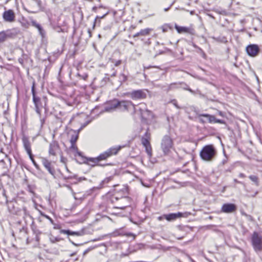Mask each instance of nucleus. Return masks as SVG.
I'll return each mask as SVG.
<instances>
[{
	"label": "nucleus",
	"instance_id": "43",
	"mask_svg": "<svg viewBox=\"0 0 262 262\" xmlns=\"http://www.w3.org/2000/svg\"><path fill=\"white\" fill-rule=\"evenodd\" d=\"M60 239H61L60 238L57 237H53L50 238V241L52 243H54L55 242H59L60 241Z\"/></svg>",
	"mask_w": 262,
	"mask_h": 262
},
{
	"label": "nucleus",
	"instance_id": "7",
	"mask_svg": "<svg viewBox=\"0 0 262 262\" xmlns=\"http://www.w3.org/2000/svg\"><path fill=\"white\" fill-rule=\"evenodd\" d=\"M31 92L33 95V101L35 105L36 112L39 116H40L41 108L43 107V105L40 98L36 95V93L35 91V82H33V84L31 87Z\"/></svg>",
	"mask_w": 262,
	"mask_h": 262
},
{
	"label": "nucleus",
	"instance_id": "32",
	"mask_svg": "<svg viewBox=\"0 0 262 262\" xmlns=\"http://www.w3.org/2000/svg\"><path fill=\"white\" fill-rule=\"evenodd\" d=\"M35 207L36 208V209H37V210H38L40 214L42 216H44L45 217L46 219H48V221H50V223L52 224H54V221L48 215L44 214L42 211H41L40 210H39L37 208V204L35 203Z\"/></svg>",
	"mask_w": 262,
	"mask_h": 262
},
{
	"label": "nucleus",
	"instance_id": "41",
	"mask_svg": "<svg viewBox=\"0 0 262 262\" xmlns=\"http://www.w3.org/2000/svg\"><path fill=\"white\" fill-rule=\"evenodd\" d=\"M107 14V13H105L102 16H97L95 18V21L94 22L93 28L95 27L96 24L97 23V20H99V21L100 19L104 18Z\"/></svg>",
	"mask_w": 262,
	"mask_h": 262
},
{
	"label": "nucleus",
	"instance_id": "19",
	"mask_svg": "<svg viewBox=\"0 0 262 262\" xmlns=\"http://www.w3.org/2000/svg\"><path fill=\"white\" fill-rule=\"evenodd\" d=\"M153 117L152 113L147 108L144 112L142 113V116H141L142 119L144 120L146 123H148L149 122L151 121L153 119Z\"/></svg>",
	"mask_w": 262,
	"mask_h": 262
},
{
	"label": "nucleus",
	"instance_id": "54",
	"mask_svg": "<svg viewBox=\"0 0 262 262\" xmlns=\"http://www.w3.org/2000/svg\"><path fill=\"white\" fill-rule=\"evenodd\" d=\"M234 182L236 183H238V184H243V183L241 181H238L237 179H234Z\"/></svg>",
	"mask_w": 262,
	"mask_h": 262
},
{
	"label": "nucleus",
	"instance_id": "40",
	"mask_svg": "<svg viewBox=\"0 0 262 262\" xmlns=\"http://www.w3.org/2000/svg\"><path fill=\"white\" fill-rule=\"evenodd\" d=\"M80 97H77L76 98H75L73 99L72 102H70V104H69V105H77L80 102Z\"/></svg>",
	"mask_w": 262,
	"mask_h": 262
},
{
	"label": "nucleus",
	"instance_id": "28",
	"mask_svg": "<svg viewBox=\"0 0 262 262\" xmlns=\"http://www.w3.org/2000/svg\"><path fill=\"white\" fill-rule=\"evenodd\" d=\"M113 179L112 177H109L105 178L104 180L101 181L99 185L98 186V189H101L106 186V185L108 183Z\"/></svg>",
	"mask_w": 262,
	"mask_h": 262
},
{
	"label": "nucleus",
	"instance_id": "16",
	"mask_svg": "<svg viewBox=\"0 0 262 262\" xmlns=\"http://www.w3.org/2000/svg\"><path fill=\"white\" fill-rule=\"evenodd\" d=\"M22 141L24 147L28 156L32 155L31 150V144L29 139V138L25 136H23L22 138Z\"/></svg>",
	"mask_w": 262,
	"mask_h": 262
},
{
	"label": "nucleus",
	"instance_id": "34",
	"mask_svg": "<svg viewBox=\"0 0 262 262\" xmlns=\"http://www.w3.org/2000/svg\"><path fill=\"white\" fill-rule=\"evenodd\" d=\"M28 59V56L27 54H23L21 57L19 58L18 60L22 66L24 65V62L26 61Z\"/></svg>",
	"mask_w": 262,
	"mask_h": 262
},
{
	"label": "nucleus",
	"instance_id": "27",
	"mask_svg": "<svg viewBox=\"0 0 262 262\" xmlns=\"http://www.w3.org/2000/svg\"><path fill=\"white\" fill-rule=\"evenodd\" d=\"M152 29L150 28H146L144 29H142L140 32L137 33L135 35H133V37H137L139 36H145L148 35L150 32L151 31Z\"/></svg>",
	"mask_w": 262,
	"mask_h": 262
},
{
	"label": "nucleus",
	"instance_id": "3",
	"mask_svg": "<svg viewBox=\"0 0 262 262\" xmlns=\"http://www.w3.org/2000/svg\"><path fill=\"white\" fill-rule=\"evenodd\" d=\"M216 155V150L213 145H207L204 146L200 151V156L205 161H212Z\"/></svg>",
	"mask_w": 262,
	"mask_h": 262
},
{
	"label": "nucleus",
	"instance_id": "39",
	"mask_svg": "<svg viewBox=\"0 0 262 262\" xmlns=\"http://www.w3.org/2000/svg\"><path fill=\"white\" fill-rule=\"evenodd\" d=\"M29 156V158L30 159V160H31L32 162L33 163V165H34V166L36 167V169H39V165L36 163V162H35L34 159V156L33 155H31Z\"/></svg>",
	"mask_w": 262,
	"mask_h": 262
},
{
	"label": "nucleus",
	"instance_id": "33",
	"mask_svg": "<svg viewBox=\"0 0 262 262\" xmlns=\"http://www.w3.org/2000/svg\"><path fill=\"white\" fill-rule=\"evenodd\" d=\"M78 132H74V134L72 135L70 139L71 143H76V141L78 139Z\"/></svg>",
	"mask_w": 262,
	"mask_h": 262
},
{
	"label": "nucleus",
	"instance_id": "11",
	"mask_svg": "<svg viewBox=\"0 0 262 262\" xmlns=\"http://www.w3.org/2000/svg\"><path fill=\"white\" fill-rule=\"evenodd\" d=\"M183 216V213L180 212L177 213H171L169 214H165L162 216H159L158 219L159 221H162L163 219H166L169 222H171L176 220L178 218Z\"/></svg>",
	"mask_w": 262,
	"mask_h": 262
},
{
	"label": "nucleus",
	"instance_id": "52",
	"mask_svg": "<svg viewBox=\"0 0 262 262\" xmlns=\"http://www.w3.org/2000/svg\"><path fill=\"white\" fill-rule=\"evenodd\" d=\"M174 2H173L170 5L169 7L167 8H165L164 9V11H168V10L170 8V7L173 5Z\"/></svg>",
	"mask_w": 262,
	"mask_h": 262
},
{
	"label": "nucleus",
	"instance_id": "9",
	"mask_svg": "<svg viewBox=\"0 0 262 262\" xmlns=\"http://www.w3.org/2000/svg\"><path fill=\"white\" fill-rule=\"evenodd\" d=\"M146 90H134L128 93V96L133 100L143 99L146 97Z\"/></svg>",
	"mask_w": 262,
	"mask_h": 262
},
{
	"label": "nucleus",
	"instance_id": "50",
	"mask_svg": "<svg viewBox=\"0 0 262 262\" xmlns=\"http://www.w3.org/2000/svg\"><path fill=\"white\" fill-rule=\"evenodd\" d=\"M93 249V248H89L87 249L86 250H85L84 251L83 254H86V253H88L89 251H90Z\"/></svg>",
	"mask_w": 262,
	"mask_h": 262
},
{
	"label": "nucleus",
	"instance_id": "1",
	"mask_svg": "<svg viewBox=\"0 0 262 262\" xmlns=\"http://www.w3.org/2000/svg\"><path fill=\"white\" fill-rule=\"evenodd\" d=\"M121 148L122 146H121L112 147L104 152L101 154L96 158H84L83 163L93 167L96 165L101 166L108 165L109 164L102 165L101 164H99L98 163L101 160H105L107 159L108 158L112 156L113 155H117L118 151L121 149Z\"/></svg>",
	"mask_w": 262,
	"mask_h": 262
},
{
	"label": "nucleus",
	"instance_id": "56",
	"mask_svg": "<svg viewBox=\"0 0 262 262\" xmlns=\"http://www.w3.org/2000/svg\"><path fill=\"white\" fill-rule=\"evenodd\" d=\"M116 73H117V72H116V71H115L112 73V74L111 75V77H115V76H116Z\"/></svg>",
	"mask_w": 262,
	"mask_h": 262
},
{
	"label": "nucleus",
	"instance_id": "6",
	"mask_svg": "<svg viewBox=\"0 0 262 262\" xmlns=\"http://www.w3.org/2000/svg\"><path fill=\"white\" fill-rule=\"evenodd\" d=\"M19 32L20 31L17 28H12L0 32V44L5 42L8 38L15 37Z\"/></svg>",
	"mask_w": 262,
	"mask_h": 262
},
{
	"label": "nucleus",
	"instance_id": "5",
	"mask_svg": "<svg viewBox=\"0 0 262 262\" xmlns=\"http://www.w3.org/2000/svg\"><path fill=\"white\" fill-rule=\"evenodd\" d=\"M173 141L168 135H165L161 141V147L164 155H168L173 148Z\"/></svg>",
	"mask_w": 262,
	"mask_h": 262
},
{
	"label": "nucleus",
	"instance_id": "64",
	"mask_svg": "<svg viewBox=\"0 0 262 262\" xmlns=\"http://www.w3.org/2000/svg\"><path fill=\"white\" fill-rule=\"evenodd\" d=\"M200 122H201L203 123L205 122V121L204 120H203L202 119H200Z\"/></svg>",
	"mask_w": 262,
	"mask_h": 262
},
{
	"label": "nucleus",
	"instance_id": "22",
	"mask_svg": "<svg viewBox=\"0 0 262 262\" xmlns=\"http://www.w3.org/2000/svg\"><path fill=\"white\" fill-rule=\"evenodd\" d=\"M146 105L145 103H142L139 104L138 105H134V108H132L133 112L134 113H139L140 116H142V113L144 112L146 110Z\"/></svg>",
	"mask_w": 262,
	"mask_h": 262
},
{
	"label": "nucleus",
	"instance_id": "46",
	"mask_svg": "<svg viewBox=\"0 0 262 262\" xmlns=\"http://www.w3.org/2000/svg\"><path fill=\"white\" fill-rule=\"evenodd\" d=\"M214 123H219L221 124H226V122L223 120L218 119L215 118Z\"/></svg>",
	"mask_w": 262,
	"mask_h": 262
},
{
	"label": "nucleus",
	"instance_id": "59",
	"mask_svg": "<svg viewBox=\"0 0 262 262\" xmlns=\"http://www.w3.org/2000/svg\"><path fill=\"white\" fill-rule=\"evenodd\" d=\"M97 7L96 6H94L93 8H92V10L93 11H95L96 12V10H97Z\"/></svg>",
	"mask_w": 262,
	"mask_h": 262
},
{
	"label": "nucleus",
	"instance_id": "49",
	"mask_svg": "<svg viewBox=\"0 0 262 262\" xmlns=\"http://www.w3.org/2000/svg\"><path fill=\"white\" fill-rule=\"evenodd\" d=\"M172 103L173 104V105L174 106H176V107L178 108H180V107L178 106V104H177V101L176 100H173L172 101Z\"/></svg>",
	"mask_w": 262,
	"mask_h": 262
},
{
	"label": "nucleus",
	"instance_id": "4",
	"mask_svg": "<svg viewBox=\"0 0 262 262\" xmlns=\"http://www.w3.org/2000/svg\"><path fill=\"white\" fill-rule=\"evenodd\" d=\"M251 244L256 252L262 251V235L256 231H254L251 236Z\"/></svg>",
	"mask_w": 262,
	"mask_h": 262
},
{
	"label": "nucleus",
	"instance_id": "24",
	"mask_svg": "<svg viewBox=\"0 0 262 262\" xmlns=\"http://www.w3.org/2000/svg\"><path fill=\"white\" fill-rule=\"evenodd\" d=\"M15 204L16 203L11 201L8 203V207L10 212L12 213L18 214L20 211V209L15 207Z\"/></svg>",
	"mask_w": 262,
	"mask_h": 262
},
{
	"label": "nucleus",
	"instance_id": "10",
	"mask_svg": "<svg viewBox=\"0 0 262 262\" xmlns=\"http://www.w3.org/2000/svg\"><path fill=\"white\" fill-rule=\"evenodd\" d=\"M41 162L44 166V167L47 169V170L49 171V172L52 174L54 178L55 179H59L60 178V171L59 170V174H56L54 168L52 166L51 162L49 161L46 158L42 157L41 158Z\"/></svg>",
	"mask_w": 262,
	"mask_h": 262
},
{
	"label": "nucleus",
	"instance_id": "18",
	"mask_svg": "<svg viewBox=\"0 0 262 262\" xmlns=\"http://www.w3.org/2000/svg\"><path fill=\"white\" fill-rule=\"evenodd\" d=\"M236 209L235 205L231 203H226L223 205L222 207V211L225 213H232Z\"/></svg>",
	"mask_w": 262,
	"mask_h": 262
},
{
	"label": "nucleus",
	"instance_id": "37",
	"mask_svg": "<svg viewBox=\"0 0 262 262\" xmlns=\"http://www.w3.org/2000/svg\"><path fill=\"white\" fill-rule=\"evenodd\" d=\"M127 79V76L123 73H121L119 76V81L121 83L125 82Z\"/></svg>",
	"mask_w": 262,
	"mask_h": 262
},
{
	"label": "nucleus",
	"instance_id": "44",
	"mask_svg": "<svg viewBox=\"0 0 262 262\" xmlns=\"http://www.w3.org/2000/svg\"><path fill=\"white\" fill-rule=\"evenodd\" d=\"M77 75L80 77V78L86 80L88 77V75L86 73H84L82 75H80L79 73H77Z\"/></svg>",
	"mask_w": 262,
	"mask_h": 262
},
{
	"label": "nucleus",
	"instance_id": "17",
	"mask_svg": "<svg viewBox=\"0 0 262 262\" xmlns=\"http://www.w3.org/2000/svg\"><path fill=\"white\" fill-rule=\"evenodd\" d=\"M3 17L6 21L13 22L14 20L15 14L13 10L10 9L3 13Z\"/></svg>",
	"mask_w": 262,
	"mask_h": 262
},
{
	"label": "nucleus",
	"instance_id": "20",
	"mask_svg": "<svg viewBox=\"0 0 262 262\" xmlns=\"http://www.w3.org/2000/svg\"><path fill=\"white\" fill-rule=\"evenodd\" d=\"M175 28L179 33H187L190 34H193L194 32V30L191 28L179 26L177 25H175Z\"/></svg>",
	"mask_w": 262,
	"mask_h": 262
},
{
	"label": "nucleus",
	"instance_id": "25",
	"mask_svg": "<svg viewBox=\"0 0 262 262\" xmlns=\"http://www.w3.org/2000/svg\"><path fill=\"white\" fill-rule=\"evenodd\" d=\"M151 139V135L149 132V128H147L145 133L142 137L141 138V142L142 144H146L148 143H150V140Z\"/></svg>",
	"mask_w": 262,
	"mask_h": 262
},
{
	"label": "nucleus",
	"instance_id": "8",
	"mask_svg": "<svg viewBox=\"0 0 262 262\" xmlns=\"http://www.w3.org/2000/svg\"><path fill=\"white\" fill-rule=\"evenodd\" d=\"M60 178L59 179H62L67 183L69 182L71 184H76L79 182L86 180L84 177H77V176L75 174L65 176L61 172H60Z\"/></svg>",
	"mask_w": 262,
	"mask_h": 262
},
{
	"label": "nucleus",
	"instance_id": "57",
	"mask_svg": "<svg viewBox=\"0 0 262 262\" xmlns=\"http://www.w3.org/2000/svg\"><path fill=\"white\" fill-rule=\"evenodd\" d=\"M192 46H193L194 48H195L197 49L198 50L199 49V48H200V47H199L197 45H195V44H194V43H193Z\"/></svg>",
	"mask_w": 262,
	"mask_h": 262
},
{
	"label": "nucleus",
	"instance_id": "30",
	"mask_svg": "<svg viewBox=\"0 0 262 262\" xmlns=\"http://www.w3.org/2000/svg\"><path fill=\"white\" fill-rule=\"evenodd\" d=\"M200 116L206 117L209 123H214L215 120V117L213 115H211L207 114H201Z\"/></svg>",
	"mask_w": 262,
	"mask_h": 262
},
{
	"label": "nucleus",
	"instance_id": "38",
	"mask_svg": "<svg viewBox=\"0 0 262 262\" xmlns=\"http://www.w3.org/2000/svg\"><path fill=\"white\" fill-rule=\"evenodd\" d=\"M182 84H181L180 85V86H182L183 88L185 90H187L188 91H189L190 93H191L192 94H195V92L194 91H193L192 89H190L188 86V85L186 84L184 82H181Z\"/></svg>",
	"mask_w": 262,
	"mask_h": 262
},
{
	"label": "nucleus",
	"instance_id": "13",
	"mask_svg": "<svg viewBox=\"0 0 262 262\" xmlns=\"http://www.w3.org/2000/svg\"><path fill=\"white\" fill-rule=\"evenodd\" d=\"M246 51L249 56L255 57L259 52V48L257 45H250L247 47Z\"/></svg>",
	"mask_w": 262,
	"mask_h": 262
},
{
	"label": "nucleus",
	"instance_id": "47",
	"mask_svg": "<svg viewBox=\"0 0 262 262\" xmlns=\"http://www.w3.org/2000/svg\"><path fill=\"white\" fill-rule=\"evenodd\" d=\"M121 63H122V61L121 60H116L114 64L116 67H117V66H119Z\"/></svg>",
	"mask_w": 262,
	"mask_h": 262
},
{
	"label": "nucleus",
	"instance_id": "58",
	"mask_svg": "<svg viewBox=\"0 0 262 262\" xmlns=\"http://www.w3.org/2000/svg\"><path fill=\"white\" fill-rule=\"evenodd\" d=\"M219 115L221 116H222V117H224V113L222 112H219Z\"/></svg>",
	"mask_w": 262,
	"mask_h": 262
},
{
	"label": "nucleus",
	"instance_id": "55",
	"mask_svg": "<svg viewBox=\"0 0 262 262\" xmlns=\"http://www.w3.org/2000/svg\"><path fill=\"white\" fill-rule=\"evenodd\" d=\"M23 211L24 212V214L25 215H27V210L26 208V207H23Z\"/></svg>",
	"mask_w": 262,
	"mask_h": 262
},
{
	"label": "nucleus",
	"instance_id": "26",
	"mask_svg": "<svg viewBox=\"0 0 262 262\" xmlns=\"http://www.w3.org/2000/svg\"><path fill=\"white\" fill-rule=\"evenodd\" d=\"M31 24L32 26L38 29L39 34L42 37L45 35V31H44L43 29L39 24L37 23L36 20L32 19L31 20Z\"/></svg>",
	"mask_w": 262,
	"mask_h": 262
},
{
	"label": "nucleus",
	"instance_id": "14",
	"mask_svg": "<svg viewBox=\"0 0 262 262\" xmlns=\"http://www.w3.org/2000/svg\"><path fill=\"white\" fill-rule=\"evenodd\" d=\"M60 151L59 144L56 141H52L49 145V153L50 155L55 156L57 153Z\"/></svg>",
	"mask_w": 262,
	"mask_h": 262
},
{
	"label": "nucleus",
	"instance_id": "29",
	"mask_svg": "<svg viewBox=\"0 0 262 262\" xmlns=\"http://www.w3.org/2000/svg\"><path fill=\"white\" fill-rule=\"evenodd\" d=\"M145 148L146 152L149 158H150L152 156V148L150 143L145 144H142Z\"/></svg>",
	"mask_w": 262,
	"mask_h": 262
},
{
	"label": "nucleus",
	"instance_id": "12",
	"mask_svg": "<svg viewBox=\"0 0 262 262\" xmlns=\"http://www.w3.org/2000/svg\"><path fill=\"white\" fill-rule=\"evenodd\" d=\"M118 109L121 111H129L134 108V104L129 100H119Z\"/></svg>",
	"mask_w": 262,
	"mask_h": 262
},
{
	"label": "nucleus",
	"instance_id": "63",
	"mask_svg": "<svg viewBox=\"0 0 262 262\" xmlns=\"http://www.w3.org/2000/svg\"><path fill=\"white\" fill-rule=\"evenodd\" d=\"M64 186L67 187L69 188H71L70 186L69 185H68V184H65Z\"/></svg>",
	"mask_w": 262,
	"mask_h": 262
},
{
	"label": "nucleus",
	"instance_id": "48",
	"mask_svg": "<svg viewBox=\"0 0 262 262\" xmlns=\"http://www.w3.org/2000/svg\"><path fill=\"white\" fill-rule=\"evenodd\" d=\"M53 225H54V229H59L61 228L60 225H59V224H55L54 223V224H53Z\"/></svg>",
	"mask_w": 262,
	"mask_h": 262
},
{
	"label": "nucleus",
	"instance_id": "36",
	"mask_svg": "<svg viewBox=\"0 0 262 262\" xmlns=\"http://www.w3.org/2000/svg\"><path fill=\"white\" fill-rule=\"evenodd\" d=\"M71 149H72L74 151L76 152L77 155L79 156L82 157V152L78 151V148L76 145V143H71Z\"/></svg>",
	"mask_w": 262,
	"mask_h": 262
},
{
	"label": "nucleus",
	"instance_id": "21",
	"mask_svg": "<svg viewBox=\"0 0 262 262\" xmlns=\"http://www.w3.org/2000/svg\"><path fill=\"white\" fill-rule=\"evenodd\" d=\"M182 84L180 82H173L167 85H163L161 88L165 91L169 92L170 91L174 90L175 89L180 88V85Z\"/></svg>",
	"mask_w": 262,
	"mask_h": 262
},
{
	"label": "nucleus",
	"instance_id": "15",
	"mask_svg": "<svg viewBox=\"0 0 262 262\" xmlns=\"http://www.w3.org/2000/svg\"><path fill=\"white\" fill-rule=\"evenodd\" d=\"M119 100L115 99L112 101L108 102L104 106V110L105 112H112L116 108H118L119 104Z\"/></svg>",
	"mask_w": 262,
	"mask_h": 262
},
{
	"label": "nucleus",
	"instance_id": "23",
	"mask_svg": "<svg viewBox=\"0 0 262 262\" xmlns=\"http://www.w3.org/2000/svg\"><path fill=\"white\" fill-rule=\"evenodd\" d=\"M61 233L63 234H67L68 235H76V236H82L84 234V231L83 230L79 231H72L69 230H64L62 229L60 231Z\"/></svg>",
	"mask_w": 262,
	"mask_h": 262
},
{
	"label": "nucleus",
	"instance_id": "51",
	"mask_svg": "<svg viewBox=\"0 0 262 262\" xmlns=\"http://www.w3.org/2000/svg\"><path fill=\"white\" fill-rule=\"evenodd\" d=\"M150 68H155L158 69L159 71L161 70V69L158 67H156V66H155V67L148 66V67H144V68H146V69H149Z\"/></svg>",
	"mask_w": 262,
	"mask_h": 262
},
{
	"label": "nucleus",
	"instance_id": "60",
	"mask_svg": "<svg viewBox=\"0 0 262 262\" xmlns=\"http://www.w3.org/2000/svg\"><path fill=\"white\" fill-rule=\"evenodd\" d=\"M219 13L220 14H225L226 13V11H225V10H224V11H221V12H219Z\"/></svg>",
	"mask_w": 262,
	"mask_h": 262
},
{
	"label": "nucleus",
	"instance_id": "31",
	"mask_svg": "<svg viewBox=\"0 0 262 262\" xmlns=\"http://www.w3.org/2000/svg\"><path fill=\"white\" fill-rule=\"evenodd\" d=\"M18 21L21 24L22 27L28 28L30 26V24L28 21L24 17H22L18 20Z\"/></svg>",
	"mask_w": 262,
	"mask_h": 262
},
{
	"label": "nucleus",
	"instance_id": "45",
	"mask_svg": "<svg viewBox=\"0 0 262 262\" xmlns=\"http://www.w3.org/2000/svg\"><path fill=\"white\" fill-rule=\"evenodd\" d=\"M169 29H170V27L167 25H163L162 27V29L163 32H167Z\"/></svg>",
	"mask_w": 262,
	"mask_h": 262
},
{
	"label": "nucleus",
	"instance_id": "2",
	"mask_svg": "<svg viewBox=\"0 0 262 262\" xmlns=\"http://www.w3.org/2000/svg\"><path fill=\"white\" fill-rule=\"evenodd\" d=\"M125 190H122L120 192L114 194L110 199V201L114 204L117 203V205L114 207L115 208L120 209H126L127 212L130 214L133 211V207L131 206V199L126 196H120V193L125 194Z\"/></svg>",
	"mask_w": 262,
	"mask_h": 262
},
{
	"label": "nucleus",
	"instance_id": "53",
	"mask_svg": "<svg viewBox=\"0 0 262 262\" xmlns=\"http://www.w3.org/2000/svg\"><path fill=\"white\" fill-rule=\"evenodd\" d=\"M239 177L242 178H244L246 177V176L245 174H244L243 173H240L239 174Z\"/></svg>",
	"mask_w": 262,
	"mask_h": 262
},
{
	"label": "nucleus",
	"instance_id": "62",
	"mask_svg": "<svg viewBox=\"0 0 262 262\" xmlns=\"http://www.w3.org/2000/svg\"><path fill=\"white\" fill-rule=\"evenodd\" d=\"M36 1L37 2L38 5H40L41 1L40 0H36Z\"/></svg>",
	"mask_w": 262,
	"mask_h": 262
},
{
	"label": "nucleus",
	"instance_id": "35",
	"mask_svg": "<svg viewBox=\"0 0 262 262\" xmlns=\"http://www.w3.org/2000/svg\"><path fill=\"white\" fill-rule=\"evenodd\" d=\"M249 178L252 182L255 183L257 186H259V179L257 176L255 175H251L249 177Z\"/></svg>",
	"mask_w": 262,
	"mask_h": 262
},
{
	"label": "nucleus",
	"instance_id": "61",
	"mask_svg": "<svg viewBox=\"0 0 262 262\" xmlns=\"http://www.w3.org/2000/svg\"><path fill=\"white\" fill-rule=\"evenodd\" d=\"M88 33L89 34V36L90 37H91L92 36V33H91V31L90 29L88 30Z\"/></svg>",
	"mask_w": 262,
	"mask_h": 262
},
{
	"label": "nucleus",
	"instance_id": "42",
	"mask_svg": "<svg viewBox=\"0 0 262 262\" xmlns=\"http://www.w3.org/2000/svg\"><path fill=\"white\" fill-rule=\"evenodd\" d=\"M196 52L200 54L203 58H206V55L201 48H199Z\"/></svg>",
	"mask_w": 262,
	"mask_h": 262
}]
</instances>
